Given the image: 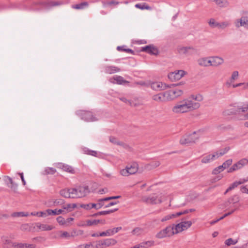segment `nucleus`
<instances>
[{"label":"nucleus","instance_id":"nucleus-1","mask_svg":"<svg viewBox=\"0 0 248 248\" xmlns=\"http://www.w3.org/2000/svg\"><path fill=\"white\" fill-rule=\"evenodd\" d=\"M203 100V97L202 94H192L176 103L171 110L175 114L186 113L194 111L201 107V103Z\"/></svg>","mask_w":248,"mask_h":248},{"label":"nucleus","instance_id":"nucleus-2","mask_svg":"<svg viewBox=\"0 0 248 248\" xmlns=\"http://www.w3.org/2000/svg\"><path fill=\"white\" fill-rule=\"evenodd\" d=\"M239 201V197L236 195H233L229 198L223 204L221 205L220 208L222 209H225L226 211H229L228 213L231 215L238 209L236 203Z\"/></svg>","mask_w":248,"mask_h":248},{"label":"nucleus","instance_id":"nucleus-3","mask_svg":"<svg viewBox=\"0 0 248 248\" xmlns=\"http://www.w3.org/2000/svg\"><path fill=\"white\" fill-rule=\"evenodd\" d=\"M202 131L199 130L194 131L189 135L183 136L180 140V143L182 145L187 144L195 142L202 135Z\"/></svg>","mask_w":248,"mask_h":248},{"label":"nucleus","instance_id":"nucleus-4","mask_svg":"<svg viewBox=\"0 0 248 248\" xmlns=\"http://www.w3.org/2000/svg\"><path fill=\"white\" fill-rule=\"evenodd\" d=\"M139 165L137 162L128 164L124 169L120 170V173L123 176H128L135 174L138 170Z\"/></svg>","mask_w":248,"mask_h":248},{"label":"nucleus","instance_id":"nucleus-5","mask_svg":"<svg viewBox=\"0 0 248 248\" xmlns=\"http://www.w3.org/2000/svg\"><path fill=\"white\" fill-rule=\"evenodd\" d=\"M192 225L191 221H182L177 224H172L171 226L173 228L174 234H178L186 230L190 227Z\"/></svg>","mask_w":248,"mask_h":248},{"label":"nucleus","instance_id":"nucleus-6","mask_svg":"<svg viewBox=\"0 0 248 248\" xmlns=\"http://www.w3.org/2000/svg\"><path fill=\"white\" fill-rule=\"evenodd\" d=\"M73 198H80L86 196L90 190L88 186H79L76 188H72Z\"/></svg>","mask_w":248,"mask_h":248},{"label":"nucleus","instance_id":"nucleus-7","mask_svg":"<svg viewBox=\"0 0 248 248\" xmlns=\"http://www.w3.org/2000/svg\"><path fill=\"white\" fill-rule=\"evenodd\" d=\"M177 51L179 54L187 57L195 54L197 50L192 46H178Z\"/></svg>","mask_w":248,"mask_h":248},{"label":"nucleus","instance_id":"nucleus-8","mask_svg":"<svg viewBox=\"0 0 248 248\" xmlns=\"http://www.w3.org/2000/svg\"><path fill=\"white\" fill-rule=\"evenodd\" d=\"M174 234L173 228L171 225H169L165 228L157 232L155 237L157 239H161L167 237H170Z\"/></svg>","mask_w":248,"mask_h":248},{"label":"nucleus","instance_id":"nucleus-9","mask_svg":"<svg viewBox=\"0 0 248 248\" xmlns=\"http://www.w3.org/2000/svg\"><path fill=\"white\" fill-rule=\"evenodd\" d=\"M141 201L148 204H157L162 202V195L153 194L149 196H143Z\"/></svg>","mask_w":248,"mask_h":248},{"label":"nucleus","instance_id":"nucleus-10","mask_svg":"<svg viewBox=\"0 0 248 248\" xmlns=\"http://www.w3.org/2000/svg\"><path fill=\"white\" fill-rule=\"evenodd\" d=\"M117 241L113 238H107L103 239L98 242L95 246V248H103L115 245L117 243Z\"/></svg>","mask_w":248,"mask_h":248},{"label":"nucleus","instance_id":"nucleus-11","mask_svg":"<svg viewBox=\"0 0 248 248\" xmlns=\"http://www.w3.org/2000/svg\"><path fill=\"white\" fill-rule=\"evenodd\" d=\"M186 72L183 70H176L173 72H171L168 75V78L171 81H175L180 80L183 77Z\"/></svg>","mask_w":248,"mask_h":248},{"label":"nucleus","instance_id":"nucleus-12","mask_svg":"<svg viewBox=\"0 0 248 248\" xmlns=\"http://www.w3.org/2000/svg\"><path fill=\"white\" fill-rule=\"evenodd\" d=\"M151 88L156 91H160L170 88V86L161 82H153L151 83Z\"/></svg>","mask_w":248,"mask_h":248},{"label":"nucleus","instance_id":"nucleus-13","mask_svg":"<svg viewBox=\"0 0 248 248\" xmlns=\"http://www.w3.org/2000/svg\"><path fill=\"white\" fill-rule=\"evenodd\" d=\"M234 24L237 28L244 27L245 28L248 29V17L246 16H242L241 18L235 21Z\"/></svg>","mask_w":248,"mask_h":248},{"label":"nucleus","instance_id":"nucleus-14","mask_svg":"<svg viewBox=\"0 0 248 248\" xmlns=\"http://www.w3.org/2000/svg\"><path fill=\"white\" fill-rule=\"evenodd\" d=\"M122 230L121 227H118L113 228L112 229H109L106 230L105 232H102L100 233V237L110 236L113 235L115 233H117L119 231Z\"/></svg>","mask_w":248,"mask_h":248},{"label":"nucleus","instance_id":"nucleus-15","mask_svg":"<svg viewBox=\"0 0 248 248\" xmlns=\"http://www.w3.org/2000/svg\"><path fill=\"white\" fill-rule=\"evenodd\" d=\"M56 167L58 169H61L63 171H66L67 172H69L71 173H74L75 170L74 169L70 166L63 164L62 163H58L55 164Z\"/></svg>","mask_w":248,"mask_h":248},{"label":"nucleus","instance_id":"nucleus-16","mask_svg":"<svg viewBox=\"0 0 248 248\" xmlns=\"http://www.w3.org/2000/svg\"><path fill=\"white\" fill-rule=\"evenodd\" d=\"M81 118L85 121L90 122L97 120V119L90 111H83L81 114Z\"/></svg>","mask_w":248,"mask_h":248},{"label":"nucleus","instance_id":"nucleus-17","mask_svg":"<svg viewBox=\"0 0 248 248\" xmlns=\"http://www.w3.org/2000/svg\"><path fill=\"white\" fill-rule=\"evenodd\" d=\"M214 2L219 8H226L230 6V2L228 0H209Z\"/></svg>","mask_w":248,"mask_h":248},{"label":"nucleus","instance_id":"nucleus-18","mask_svg":"<svg viewBox=\"0 0 248 248\" xmlns=\"http://www.w3.org/2000/svg\"><path fill=\"white\" fill-rule=\"evenodd\" d=\"M218 154L214 153L212 155H208L204 156L201 160L202 163H208L218 158Z\"/></svg>","mask_w":248,"mask_h":248},{"label":"nucleus","instance_id":"nucleus-19","mask_svg":"<svg viewBox=\"0 0 248 248\" xmlns=\"http://www.w3.org/2000/svg\"><path fill=\"white\" fill-rule=\"evenodd\" d=\"M210 59L212 60L213 67H218L222 65L224 62V59L219 56H211Z\"/></svg>","mask_w":248,"mask_h":248},{"label":"nucleus","instance_id":"nucleus-20","mask_svg":"<svg viewBox=\"0 0 248 248\" xmlns=\"http://www.w3.org/2000/svg\"><path fill=\"white\" fill-rule=\"evenodd\" d=\"M178 215H179V214H177V212L166 215L161 219L160 221L161 222H166L171 220H173L175 218L178 217Z\"/></svg>","mask_w":248,"mask_h":248},{"label":"nucleus","instance_id":"nucleus-21","mask_svg":"<svg viewBox=\"0 0 248 248\" xmlns=\"http://www.w3.org/2000/svg\"><path fill=\"white\" fill-rule=\"evenodd\" d=\"M109 81L113 83H118L119 84H123L128 83V82L125 80L122 77L119 76H115L112 78L109 79Z\"/></svg>","mask_w":248,"mask_h":248},{"label":"nucleus","instance_id":"nucleus-22","mask_svg":"<svg viewBox=\"0 0 248 248\" xmlns=\"http://www.w3.org/2000/svg\"><path fill=\"white\" fill-rule=\"evenodd\" d=\"M72 188L64 189L60 191V194L62 196L66 198H73V191Z\"/></svg>","mask_w":248,"mask_h":248},{"label":"nucleus","instance_id":"nucleus-23","mask_svg":"<svg viewBox=\"0 0 248 248\" xmlns=\"http://www.w3.org/2000/svg\"><path fill=\"white\" fill-rule=\"evenodd\" d=\"M142 51L147 52L150 54L156 55L158 53L157 48L152 46H147L142 47Z\"/></svg>","mask_w":248,"mask_h":248},{"label":"nucleus","instance_id":"nucleus-24","mask_svg":"<svg viewBox=\"0 0 248 248\" xmlns=\"http://www.w3.org/2000/svg\"><path fill=\"white\" fill-rule=\"evenodd\" d=\"M239 77V72L237 71H233L231 75V78L229 80L226 82V85L228 87H231V83L233 82L235 80H237Z\"/></svg>","mask_w":248,"mask_h":248},{"label":"nucleus","instance_id":"nucleus-25","mask_svg":"<svg viewBox=\"0 0 248 248\" xmlns=\"http://www.w3.org/2000/svg\"><path fill=\"white\" fill-rule=\"evenodd\" d=\"M152 99L158 102H163L167 101L165 98L164 92L162 93L155 94L152 96Z\"/></svg>","mask_w":248,"mask_h":248},{"label":"nucleus","instance_id":"nucleus-26","mask_svg":"<svg viewBox=\"0 0 248 248\" xmlns=\"http://www.w3.org/2000/svg\"><path fill=\"white\" fill-rule=\"evenodd\" d=\"M248 164V159L246 158H244L240 160L234 164L235 166V167L237 168V170H239L242 168L244 166L247 165Z\"/></svg>","mask_w":248,"mask_h":248},{"label":"nucleus","instance_id":"nucleus-27","mask_svg":"<svg viewBox=\"0 0 248 248\" xmlns=\"http://www.w3.org/2000/svg\"><path fill=\"white\" fill-rule=\"evenodd\" d=\"M208 57L200 58L197 60L198 64L202 67H208Z\"/></svg>","mask_w":248,"mask_h":248},{"label":"nucleus","instance_id":"nucleus-28","mask_svg":"<svg viewBox=\"0 0 248 248\" xmlns=\"http://www.w3.org/2000/svg\"><path fill=\"white\" fill-rule=\"evenodd\" d=\"M119 71L120 69L115 66H107L105 68L106 73L109 74H112L116 72H119Z\"/></svg>","mask_w":248,"mask_h":248},{"label":"nucleus","instance_id":"nucleus-29","mask_svg":"<svg viewBox=\"0 0 248 248\" xmlns=\"http://www.w3.org/2000/svg\"><path fill=\"white\" fill-rule=\"evenodd\" d=\"M144 229L140 227H136L132 231L131 234L135 236H139L142 234L144 232Z\"/></svg>","mask_w":248,"mask_h":248},{"label":"nucleus","instance_id":"nucleus-30","mask_svg":"<svg viewBox=\"0 0 248 248\" xmlns=\"http://www.w3.org/2000/svg\"><path fill=\"white\" fill-rule=\"evenodd\" d=\"M164 93L165 98L167 101L172 100L175 99L173 95V93L171 92V90L165 92Z\"/></svg>","mask_w":248,"mask_h":248},{"label":"nucleus","instance_id":"nucleus-31","mask_svg":"<svg viewBox=\"0 0 248 248\" xmlns=\"http://www.w3.org/2000/svg\"><path fill=\"white\" fill-rule=\"evenodd\" d=\"M4 180L6 183L7 186L11 188V190L13 191H15V187L14 186V185L13 183L12 180L11 178L8 176H5L4 178Z\"/></svg>","mask_w":248,"mask_h":248},{"label":"nucleus","instance_id":"nucleus-32","mask_svg":"<svg viewBox=\"0 0 248 248\" xmlns=\"http://www.w3.org/2000/svg\"><path fill=\"white\" fill-rule=\"evenodd\" d=\"M36 245L33 244L18 243L16 244V248H35Z\"/></svg>","mask_w":248,"mask_h":248},{"label":"nucleus","instance_id":"nucleus-33","mask_svg":"<svg viewBox=\"0 0 248 248\" xmlns=\"http://www.w3.org/2000/svg\"><path fill=\"white\" fill-rule=\"evenodd\" d=\"M21 230L23 231H28V232H35L36 230H34L32 229V225H31L29 224H24L21 225Z\"/></svg>","mask_w":248,"mask_h":248},{"label":"nucleus","instance_id":"nucleus-34","mask_svg":"<svg viewBox=\"0 0 248 248\" xmlns=\"http://www.w3.org/2000/svg\"><path fill=\"white\" fill-rule=\"evenodd\" d=\"M88 6V3L87 2H83L79 4L73 5L72 6V8L75 9H83L84 8Z\"/></svg>","mask_w":248,"mask_h":248},{"label":"nucleus","instance_id":"nucleus-35","mask_svg":"<svg viewBox=\"0 0 248 248\" xmlns=\"http://www.w3.org/2000/svg\"><path fill=\"white\" fill-rule=\"evenodd\" d=\"M60 233V237L62 238H65L69 239L70 237H74V235L72 233L70 234V233L67 232H62L61 231L59 232Z\"/></svg>","mask_w":248,"mask_h":248},{"label":"nucleus","instance_id":"nucleus-36","mask_svg":"<svg viewBox=\"0 0 248 248\" xmlns=\"http://www.w3.org/2000/svg\"><path fill=\"white\" fill-rule=\"evenodd\" d=\"M217 25V28L218 29L223 30L228 27L230 25V23L229 21H225L223 22H218V24Z\"/></svg>","mask_w":248,"mask_h":248},{"label":"nucleus","instance_id":"nucleus-37","mask_svg":"<svg viewBox=\"0 0 248 248\" xmlns=\"http://www.w3.org/2000/svg\"><path fill=\"white\" fill-rule=\"evenodd\" d=\"M171 92L173 93L175 98L181 96L183 94V91L180 89H172Z\"/></svg>","mask_w":248,"mask_h":248},{"label":"nucleus","instance_id":"nucleus-38","mask_svg":"<svg viewBox=\"0 0 248 248\" xmlns=\"http://www.w3.org/2000/svg\"><path fill=\"white\" fill-rule=\"evenodd\" d=\"M109 140L111 142H112L114 144L123 146L124 148H126L127 147H128L127 145H125L124 143H121V142L118 141L117 140L115 137H110L109 138Z\"/></svg>","mask_w":248,"mask_h":248},{"label":"nucleus","instance_id":"nucleus-39","mask_svg":"<svg viewBox=\"0 0 248 248\" xmlns=\"http://www.w3.org/2000/svg\"><path fill=\"white\" fill-rule=\"evenodd\" d=\"M54 227L52 225L46 224H42L41 231H50Z\"/></svg>","mask_w":248,"mask_h":248},{"label":"nucleus","instance_id":"nucleus-40","mask_svg":"<svg viewBox=\"0 0 248 248\" xmlns=\"http://www.w3.org/2000/svg\"><path fill=\"white\" fill-rule=\"evenodd\" d=\"M237 243V240H234L232 238H229L225 240V244L228 246H230L231 245H235Z\"/></svg>","mask_w":248,"mask_h":248},{"label":"nucleus","instance_id":"nucleus-41","mask_svg":"<svg viewBox=\"0 0 248 248\" xmlns=\"http://www.w3.org/2000/svg\"><path fill=\"white\" fill-rule=\"evenodd\" d=\"M135 7L137 8L143 10V9H150V8L145 3H138L135 5Z\"/></svg>","mask_w":248,"mask_h":248},{"label":"nucleus","instance_id":"nucleus-42","mask_svg":"<svg viewBox=\"0 0 248 248\" xmlns=\"http://www.w3.org/2000/svg\"><path fill=\"white\" fill-rule=\"evenodd\" d=\"M45 172L46 174H54L56 172V170L53 168L48 167L45 169Z\"/></svg>","mask_w":248,"mask_h":248},{"label":"nucleus","instance_id":"nucleus-43","mask_svg":"<svg viewBox=\"0 0 248 248\" xmlns=\"http://www.w3.org/2000/svg\"><path fill=\"white\" fill-rule=\"evenodd\" d=\"M208 24L212 28H217L218 22H217L214 19L211 18L208 21Z\"/></svg>","mask_w":248,"mask_h":248},{"label":"nucleus","instance_id":"nucleus-44","mask_svg":"<svg viewBox=\"0 0 248 248\" xmlns=\"http://www.w3.org/2000/svg\"><path fill=\"white\" fill-rule=\"evenodd\" d=\"M102 3L104 7H106L108 5H118L119 3V2L111 0L110 1L107 2L102 1Z\"/></svg>","mask_w":248,"mask_h":248},{"label":"nucleus","instance_id":"nucleus-45","mask_svg":"<svg viewBox=\"0 0 248 248\" xmlns=\"http://www.w3.org/2000/svg\"><path fill=\"white\" fill-rule=\"evenodd\" d=\"M118 210V209H115L114 210H110L108 211H101L96 214L97 215H106L107 214H109L110 213H112L115 211H116Z\"/></svg>","mask_w":248,"mask_h":248},{"label":"nucleus","instance_id":"nucleus-46","mask_svg":"<svg viewBox=\"0 0 248 248\" xmlns=\"http://www.w3.org/2000/svg\"><path fill=\"white\" fill-rule=\"evenodd\" d=\"M224 168L222 165L219 166L216 168L213 171V173L214 174H217L219 172L222 171L224 170Z\"/></svg>","mask_w":248,"mask_h":248},{"label":"nucleus","instance_id":"nucleus-47","mask_svg":"<svg viewBox=\"0 0 248 248\" xmlns=\"http://www.w3.org/2000/svg\"><path fill=\"white\" fill-rule=\"evenodd\" d=\"M229 150H230V147H227L224 148L223 149H222V150H221L219 152H216V154H218V157H219V156H222L223 155L227 153L229 151Z\"/></svg>","mask_w":248,"mask_h":248},{"label":"nucleus","instance_id":"nucleus-48","mask_svg":"<svg viewBox=\"0 0 248 248\" xmlns=\"http://www.w3.org/2000/svg\"><path fill=\"white\" fill-rule=\"evenodd\" d=\"M56 220L60 225L64 226L65 221L64 217L62 216H59L56 218Z\"/></svg>","mask_w":248,"mask_h":248},{"label":"nucleus","instance_id":"nucleus-49","mask_svg":"<svg viewBox=\"0 0 248 248\" xmlns=\"http://www.w3.org/2000/svg\"><path fill=\"white\" fill-rule=\"evenodd\" d=\"M63 210H64L65 212L68 213L72 211L71 203L65 204L62 206Z\"/></svg>","mask_w":248,"mask_h":248},{"label":"nucleus","instance_id":"nucleus-50","mask_svg":"<svg viewBox=\"0 0 248 248\" xmlns=\"http://www.w3.org/2000/svg\"><path fill=\"white\" fill-rule=\"evenodd\" d=\"M53 213L54 215H59L60 214H66V212H65L64 210H63V208L61 209H56L55 210H53Z\"/></svg>","mask_w":248,"mask_h":248},{"label":"nucleus","instance_id":"nucleus-51","mask_svg":"<svg viewBox=\"0 0 248 248\" xmlns=\"http://www.w3.org/2000/svg\"><path fill=\"white\" fill-rule=\"evenodd\" d=\"M84 152L85 154H86L87 155H91L94 156H96L97 154V153L96 151L90 150L89 149L85 150Z\"/></svg>","mask_w":248,"mask_h":248},{"label":"nucleus","instance_id":"nucleus-52","mask_svg":"<svg viewBox=\"0 0 248 248\" xmlns=\"http://www.w3.org/2000/svg\"><path fill=\"white\" fill-rule=\"evenodd\" d=\"M248 110V104H247L246 106L238 107L237 110V111L238 113L240 112H245L247 111Z\"/></svg>","mask_w":248,"mask_h":248},{"label":"nucleus","instance_id":"nucleus-53","mask_svg":"<svg viewBox=\"0 0 248 248\" xmlns=\"http://www.w3.org/2000/svg\"><path fill=\"white\" fill-rule=\"evenodd\" d=\"M74 218L73 217H69L65 219V224L64 227H68L72 224V222L74 221Z\"/></svg>","mask_w":248,"mask_h":248},{"label":"nucleus","instance_id":"nucleus-54","mask_svg":"<svg viewBox=\"0 0 248 248\" xmlns=\"http://www.w3.org/2000/svg\"><path fill=\"white\" fill-rule=\"evenodd\" d=\"M119 99H120V100H121L122 101L124 102V103L127 104L130 106H133L132 101L128 100L124 97H120Z\"/></svg>","mask_w":248,"mask_h":248},{"label":"nucleus","instance_id":"nucleus-55","mask_svg":"<svg viewBox=\"0 0 248 248\" xmlns=\"http://www.w3.org/2000/svg\"><path fill=\"white\" fill-rule=\"evenodd\" d=\"M232 159H228L224 162L222 165L225 169V168L228 167L230 165H231L232 163Z\"/></svg>","mask_w":248,"mask_h":248},{"label":"nucleus","instance_id":"nucleus-56","mask_svg":"<svg viewBox=\"0 0 248 248\" xmlns=\"http://www.w3.org/2000/svg\"><path fill=\"white\" fill-rule=\"evenodd\" d=\"M86 224H85L84 225L86 226H92V225H96L95 219L87 220H86Z\"/></svg>","mask_w":248,"mask_h":248},{"label":"nucleus","instance_id":"nucleus-57","mask_svg":"<svg viewBox=\"0 0 248 248\" xmlns=\"http://www.w3.org/2000/svg\"><path fill=\"white\" fill-rule=\"evenodd\" d=\"M104 201H106L105 200H104V198L98 200V203H97V209H100L104 205L103 202Z\"/></svg>","mask_w":248,"mask_h":248},{"label":"nucleus","instance_id":"nucleus-58","mask_svg":"<svg viewBox=\"0 0 248 248\" xmlns=\"http://www.w3.org/2000/svg\"><path fill=\"white\" fill-rule=\"evenodd\" d=\"M32 229L34 230H35V228L36 227L39 230L41 231V226H42L41 223H36L34 224H32ZM36 231H37L36 230Z\"/></svg>","mask_w":248,"mask_h":248},{"label":"nucleus","instance_id":"nucleus-59","mask_svg":"<svg viewBox=\"0 0 248 248\" xmlns=\"http://www.w3.org/2000/svg\"><path fill=\"white\" fill-rule=\"evenodd\" d=\"M91 203L88 204H82L80 205V207L84 208L86 210H90L91 209Z\"/></svg>","mask_w":248,"mask_h":248},{"label":"nucleus","instance_id":"nucleus-60","mask_svg":"<svg viewBox=\"0 0 248 248\" xmlns=\"http://www.w3.org/2000/svg\"><path fill=\"white\" fill-rule=\"evenodd\" d=\"M239 185V184H238V181H235L234 183H233L229 187V190H232V189H234V188L236 187Z\"/></svg>","mask_w":248,"mask_h":248},{"label":"nucleus","instance_id":"nucleus-61","mask_svg":"<svg viewBox=\"0 0 248 248\" xmlns=\"http://www.w3.org/2000/svg\"><path fill=\"white\" fill-rule=\"evenodd\" d=\"M240 190L242 193L248 194V186H241Z\"/></svg>","mask_w":248,"mask_h":248},{"label":"nucleus","instance_id":"nucleus-62","mask_svg":"<svg viewBox=\"0 0 248 248\" xmlns=\"http://www.w3.org/2000/svg\"><path fill=\"white\" fill-rule=\"evenodd\" d=\"M120 197H121L120 196L109 197H107V198H104V200L107 201H109L110 200L119 199Z\"/></svg>","mask_w":248,"mask_h":248},{"label":"nucleus","instance_id":"nucleus-63","mask_svg":"<svg viewBox=\"0 0 248 248\" xmlns=\"http://www.w3.org/2000/svg\"><path fill=\"white\" fill-rule=\"evenodd\" d=\"M189 213V210L187 209V210H184L183 211H180V212H177V214H179V215H178V217H180V216H181L182 215L188 214Z\"/></svg>","mask_w":248,"mask_h":248},{"label":"nucleus","instance_id":"nucleus-64","mask_svg":"<svg viewBox=\"0 0 248 248\" xmlns=\"http://www.w3.org/2000/svg\"><path fill=\"white\" fill-rule=\"evenodd\" d=\"M83 248H93V245L92 243L83 244Z\"/></svg>","mask_w":248,"mask_h":248}]
</instances>
